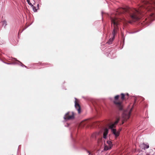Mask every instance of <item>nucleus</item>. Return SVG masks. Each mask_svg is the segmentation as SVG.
<instances>
[{
	"mask_svg": "<svg viewBox=\"0 0 155 155\" xmlns=\"http://www.w3.org/2000/svg\"><path fill=\"white\" fill-rule=\"evenodd\" d=\"M117 14L126 13L133 21H137L140 18V15L142 12L140 8L136 9L127 6L125 8H120L117 10Z\"/></svg>",
	"mask_w": 155,
	"mask_h": 155,
	"instance_id": "nucleus-1",
	"label": "nucleus"
},
{
	"mask_svg": "<svg viewBox=\"0 0 155 155\" xmlns=\"http://www.w3.org/2000/svg\"><path fill=\"white\" fill-rule=\"evenodd\" d=\"M110 19L111 23V27L114 28V29L112 32V37L109 40L107 43L109 45H110L114 40L115 35L117 33V31L119 24V21L121 20L118 19L116 17H110Z\"/></svg>",
	"mask_w": 155,
	"mask_h": 155,
	"instance_id": "nucleus-2",
	"label": "nucleus"
},
{
	"mask_svg": "<svg viewBox=\"0 0 155 155\" xmlns=\"http://www.w3.org/2000/svg\"><path fill=\"white\" fill-rule=\"evenodd\" d=\"M120 120L119 118H117V119L116 121L113 123L110 124L109 125V128L111 129L113 133L115 135L116 137H117L119 135V131H117L115 129L113 128L115 127V126L117 124Z\"/></svg>",
	"mask_w": 155,
	"mask_h": 155,
	"instance_id": "nucleus-3",
	"label": "nucleus"
},
{
	"mask_svg": "<svg viewBox=\"0 0 155 155\" xmlns=\"http://www.w3.org/2000/svg\"><path fill=\"white\" fill-rule=\"evenodd\" d=\"M74 115L73 112H68L64 116V119L65 121L74 119Z\"/></svg>",
	"mask_w": 155,
	"mask_h": 155,
	"instance_id": "nucleus-4",
	"label": "nucleus"
},
{
	"mask_svg": "<svg viewBox=\"0 0 155 155\" xmlns=\"http://www.w3.org/2000/svg\"><path fill=\"white\" fill-rule=\"evenodd\" d=\"M119 97V95H116L114 97L115 99V100L118 99ZM114 102L120 110H122V106L121 105V102H117L116 100L114 101Z\"/></svg>",
	"mask_w": 155,
	"mask_h": 155,
	"instance_id": "nucleus-5",
	"label": "nucleus"
},
{
	"mask_svg": "<svg viewBox=\"0 0 155 155\" xmlns=\"http://www.w3.org/2000/svg\"><path fill=\"white\" fill-rule=\"evenodd\" d=\"M107 143L108 145L104 144V150H107L110 149L113 146L112 143L111 141L107 140Z\"/></svg>",
	"mask_w": 155,
	"mask_h": 155,
	"instance_id": "nucleus-6",
	"label": "nucleus"
},
{
	"mask_svg": "<svg viewBox=\"0 0 155 155\" xmlns=\"http://www.w3.org/2000/svg\"><path fill=\"white\" fill-rule=\"evenodd\" d=\"M132 108L130 109V111H129L127 113L126 112H124L123 114V117H124L125 115H126V116L124 117L125 120H127L130 117V115L131 113V112L132 110Z\"/></svg>",
	"mask_w": 155,
	"mask_h": 155,
	"instance_id": "nucleus-7",
	"label": "nucleus"
},
{
	"mask_svg": "<svg viewBox=\"0 0 155 155\" xmlns=\"http://www.w3.org/2000/svg\"><path fill=\"white\" fill-rule=\"evenodd\" d=\"M108 133V130L107 129L105 128L104 130L103 131V138L105 140H106L107 138V135Z\"/></svg>",
	"mask_w": 155,
	"mask_h": 155,
	"instance_id": "nucleus-8",
	"label": "nucleus"
},
{
	"mask_svg": "<svg viewBox=\"0 0 155 155\" xmlns=\"http://www.w3.org/2000/svg\"><path fill=\"white\" fill-rule=\"evenodd\" d=\"M75 107L78 111L79 114L81 113V107L79 104L76 101H75Z\"/></svg>",
	"mask_w": 155,
	"mask_h": 155,
	"instance_id": "nucleus-9",
	"label": "nucleus"
},
{
	"mask_svg": "<svg viewBox=\"0 0 155 155\" xmlns=\"http://www.w3.org/2000/svg\"><path fill=\"white\" fill-rule=\"evenodd\" d=\"M144 4L147 5L146 7H148L151 5V4H155V1H153L151 2L148 1H145L144 2Z\"/></svg>",
	"mask_w": 155,
	"mask_h": 155,
	"instance_id": "nucleus-10",
	"label": "nucleus"
},
{
	"mask_svg": "<svg viewBox=\"0 0 155 155\" xmlns=\"http://www.w3.org/2000/svg\"><path fill=\"white\" fill-rule=\"evenodd\" d=\"M140 147L142 148V149L144 150L148 149L149 148V145L148 144H145L144 143L140 145Z\"/></svg>",
	"mask_w": 155,
	"mask_h": 155,
	"instance_id": "nucleus-11",
	"label": "nucleus"
},
{
	"mask_svg": "<svg viewBox=\"0 0 155 155\" xmlns=\"http://www.w3.org/2000/svg\"><path fill=\"white\" fill-rule=\"evenodd\" d=\"M155 16V15L154 13H151L150 15V20H152V18L154 17Z\"/></svg>",
	"mask_w": 155,
	"mask_h": 155,
	"instance_id": "nucleus-12",
	"label": "nucleus"
},
{
	"mask_svg": "<svg viewBox=\"0 0 155 155\" xmlns=\"http://www.w3.org/2000/svg\"><path fill=\"white\" fill-rule=\"evenodd\" d=\"M27 2L28 3V4L31 6H33V5L31 4V3L30 2V0H27Z\"/></svg>",
	"mask_w": 155,
	"mask_h": 155,
	"instance_id": "nucleus-13",
	"label": "nucleus"
},
{
	"mask_svg": "<svg viewBox=\"0 0 155 155\" xmlns=\"http://www.w3.org/2000/svg\"><path fill=\"white\" fill-rule=\"evenodd\" d=\"M31 7H32L33 10L34 12H36L37 11V10L36 9V7H35L33 5V6Z\"/></svg>",
	"mask_w": 155,
	"mask_h": 155,
	"instance_id": "nucleus-14",
	"label": "nucleus"
},
{
	"mask_svg": "<svg viewBox=\"0 0 155 155\" xmlns=\"http://www.w3.org/2000/svg\"><path fill=\"white\" fill-rule=\"evenodd\" d=\"M121 99L122 100H123L124 98V94L123 93L121 94Z\"/></svg>",
	"mask_w": 155,
	"mask_h": 155,
	"instance_id": "nucleus-15",
	"label": "nucleus"
},
{
	"mask_svg": "<svg viewBox=\"0 0 155 155\" xmlns=\"http://www.w3.org/2000/svg\"><path fill=\"white\" fill-rule=\"evenodd\" d=\"M33 1L35 3V2H37V3H39V2H40L41 0H33ZM35 3H34L33 4H35Z\"/></svg>",
	"mask_w": 155,
	"mask_h": 155,
	"instance_id": "nucleus-16",
	"label": "nucleus"
},
{
	"mask_svg": "<svg viewBox=\"0 0 155 155\" xmlns=\"http://www.w3.org/2000/svg\"><path fill=\"white\" fill-rule=\"evenodd\" d=\"M97 133H94V134H93L92 135V137H96V135H97Z\"/></svg>",
	"mask_w": 155,
	"mask_h": 155,
	"instance_id": "nucleus-17",
	"label": "nucleus"
},
{
	"mask_svg": "<svg viewBox=\"0 0 155 155\" xmlns=\"http://www.w3.org/2000/svg\"><path fill=\"white\" fill-rule=\"evenodd\" d=\"M21 66H25V67H26V66H25V65H24L23 64H22V65H21Z\"/></svg>",
	"mask_w": 155,
	"mask_h": 155,
	"instance_id": "nucleus-18",
	"label": "nucleus"
},
{
	"mask_svg": "<svg viewBox=\"0 0 155 155\" xmlns=\"http://www.w3.org/2000/svg\"><path fill=\"white\" fill-rule=\"evenodd\" d=\"M87 152L89 153V154H90V152L89 151H87Z\"/></svg>",
	"mask_w": 155,
	"mask_h": 155,
	"instance_id": "nucleus-19",
	"label": "nucleus"
},
{
	"mask_svg": "<svg viewBox=\"0 0 155 155\" xmlns=\"http://www.w3.org/2000/svg\"><path fill=\"white\" fill-rule=\"evenodd\" d=\"M129 22L130 23H132V21H129Z\"/></svg>",
	"mask_w": 155,
	"mask_h": 155,
	"instance_id": "nucleus-20",
	"label": "nucleus"
},
{
	"mask_svg": "<svg viewBox=\"0 0 155 155\" xmlns=\"http://www.w3.org/2000/svg\"><path fill=\"white\" fill-rule=\"evenodd\" d=\"M6 64H10V63H6Z\"/></svg>",
	"mask_w": 155,
	"mask_h": 155,
	"instance_id": "nucleus-21",
	"label": "nucleus"
},
{
	"mask_svg": "<svg viewBox=\"0 0 155 155\" xmlns=\"http://www.w3.org/2000/svg\"><path fill=\"white\" fill-rule=\"evenodd\" d=\"M38 6H39V4H38V5H37V6H38Z\"/></svg>",
	"mask_w": 155,
	"mask_h": 155,
	"instance_id": "nucleus-22",
	"label": "nucleus"
},
{
	"mask_svg": "<svg viewBox=\"0 0 155 155\" xmlns=\"http://www.w3.org/2000/svg\"><path fill=\"white\" fill-rule=\"evenodd\" d=\"M124 21H126V20L125 19H124Z\"/></svg>",
	"mask_w": 155,
	"mask_h": 155,
	"instance_id": "nucleus-23",
	"label": "nucleus"
},
{
	"mask_svg": "<svg viewBox=\"0 0 155 155\" xmlns=\"http://www.w3.org/2000/svg\"><path fill=\"white\" fill-rule=\"evenodd\" d=\"M17 61H18V62H19L18 61V60H17ZM19 62H20L19 61Z\"/></svg>",
	"mask_w": 155,
	"mask_h": 155,
	"instance_id": "nucleus-24",
	"label": "nucleus"
},
{
	"mask_svg": "<svg viewBox=\"0 0 155 155\" xmlns=\"http://www.w3.org/2000/svg\"><path fill=\"white\" fill-rule=\"evenodd\" d=\"M17 61H18V62H19L18 61V60H17ZM19 62H20L19 61Z\"/></svg>",
	"mask_w": 155,
	"mask_h": 155,
	"instance_id": "nucleus-25",
	"label": "nucleus"
},
{
	"mask_svg": "<svg viewBox=\"0 0 155 155\" xmlns=\"http://www.w3.org/2000/svg\"><path fill=\"white\" fill-rule=\"evenodd\" d=\"M75 100H76L77 99L76 98H75Z\"/></svg>",
	"mask_w": 155,
	"mask_h": 155,
	"instance_id": "nucleus-26",
	"label": "nucleus"
},
{
	"mask_svg": "<svg viewBox=\"0 0 155 155\" xmlns=\"http://www.w3.org/2000/svg\"><path fill=\"white\" fill-rule=\"evenodd\" d=\"M148 10H150V9H148Z\"/></svg>",
	"mask_w": 155,
	"mask_h": 155,
	"instance_id": "nucleus-27",
	"label": "nucleus"
}]
</instances>
